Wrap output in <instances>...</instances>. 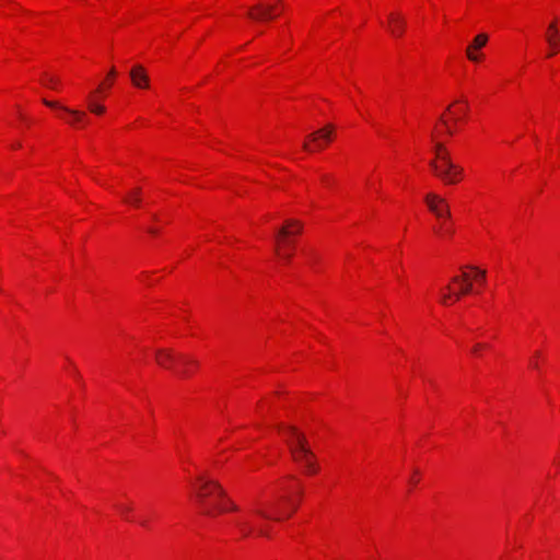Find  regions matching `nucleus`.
Returning <instances> with one entry per match:
<instances>
[{"label": "nucleus", "instance_id": "f257e3e1", "mask_svg": "<svg viewBox=\"0 0 560 560\" xmlns=\"http://www.w3.org/2000/svg\"><path fill=\"white\" fill-rule=\"evenodd\" d=\"M198 481L199 485L195 488L196 502L205 515L212 516L215 509H220V505L217 504L218 500H225V492L222 487L213 480L200 477Z\"/></svg>", "mask_w": 560, "mask_h": 560}, {"label": "nucleus", "instance_id": "f03ea898", "mask_svg": "<svg viewBox=\"0 0 560 560\" xmlns=\"http://www.w3.org/2000/svg\"><path fill=\"white\" fill-rule=\"evenodd\" d=\"M288 433L292 438V440H288V444L290 446L293 459L298 463L304 464L308 472H316L317 466L314 459L315 456L307 445L305 435L299 432L298 429L292 425L288 427Z\"/></svg>", "mask_w": 560, "mask_h": 560}, {"label": "nucleus", "instance_id": "7ed1b4c3", "mask_svg": "<svg viewBox=\"0 0 560 560\" xmlns=\"http://www.w3.org/2000/svg\"><path fill=\"white\" fill-rule=\"evenodd\" d=\"M429 164L434 175L446 185L458 183L464 172L459 165L453 163L447 149L438 159L430 161Z\"/></svg>", "mask_w": 560, "mask_h": 560}, {"label": "nucleus", "instance_id": "20e7f679", "mask_svg": "<svg viewBox=\"0 0 560 560\" xmlns=\"http://www.w3.org/2000/svg\"><path fill=\"white\" fill-rule=\"evenodd\" d=\"M302 224L296 220H288L285 224L278 231L276 235V253L281 255L283 259L290 260L291 253H281V247H287L291 245V242L288 240L289 236L301 233Z\"/></svg>", "mask_w": 560, "mask_h": 560}, {"label": "nucleus", "instance_id": "39448f33", "mask_svg": "<svg viewBox=\"0 0 560 560\" xmlns=\"http://www.w3.org/2000/svg\"><path fill=\"white\" fill-rule=\"evenodd\" d=\"M334 127L331 125L318 129L308 135L310 142L303 144V149L307 152L322 150L326 143L331 141Z\"/></svg>", "mask_w": 560, "mask_h": 560}, {"label": "nucleus", "instance_id": "423d86ee", "mask_svg": "<svg viewBox=\"0 0 560 560\" xmlns=\"http://www.w3.org/2000/svg\"><path fill=\"white\" fill-rule=\"evenodd\" d=\"M425 202L428 208L438 217V218H450L451 212L446 201L435 194H428L425 196Z\"/></svg>", "mask_w": 560, "mask_h": 560}, {"label": "nucleus", "instance_id": "0eeeda50", "mask_svg": "<svg viewBox=\"0 0 560 560\" xmlns=\"http://www.w3.org/2000/svg\"><path fill=\"white\" fill-rule=\"evenodd\" d=\"M155 360L156 363L164 369H171L176 361H183L184 363L191 362L190 360L183 355L176 354L170 349H159L155 353Z\"/></svg>", "mask_w": 560, "mask_h": 560}, {"label": "nucleus", "instance_id": "6e6552de", "mask_svg": "<svg viewBox=\"0 0 560 560\" xmlns=\"http://www.w3.org/2000/svg\"><path fill=\"white\" fill-rule=\"evenodd\" d=\"M43 103L48 107L56 108V109L61 110L65 114H68L70 117H69V119H67V122L70 124L71 126L82 122L84 120V118L86 117V114L84 112H81L78 109H71L67 106L59 104L58 102H50V101L44 100Z\"/></svg>", "mask_w": 560, "mask_h": 560}, {"label": "nucleus", "instance_id": "1a4fd4ad", "mask_svg": "<svg viewBox=\"0 0 560 560\" xmlns=\"http://www.w3.org/2000/svg\"><path fill=\"white\" fill-rule=\"evenodd\" d=\"M452 282L458 285L457 290L454 291L455 301L472 292V278L467 272H463L460 276H454Z\"/></svg>", "mask_w": 560, "mask_h": 560}, {"label": "nucleus", "instance_id": "9d476101", "mask_svg": "<svg viewBox=\"0 0 560 560\" xmlns=\"http://www.w3.org/2000/svg\"><path fill=\"white\" fill-rule=\"evenodd\" d=\"M275 5H265L262 3H257L248 10V18L254 21H266L271 20L276 16L275 14Z\"/></svg>", "mask_w": 560, "mask_h": 560}, {"label": "nucleus", "instance_id": "9b49d317", "mask_svg": "<svg viewBox=\"0 0 560 560\" xmlns=\"http://www.w3.org/2000/svg\"><path fill=\"white\" fill-rule=\"evenodd\" d=\"M129 75L135 88L148 89L150 86V79L143 66H133Z\"/></svg>", "mask_w": 560, "mask_h": 560}, {"label": "nucleus", "instance_id": "f8f14e48", "mask_svg": "<svg viewBox=\"0 0 560 560\" xmlns=\"http://www.w3.org/2000/svg\"><path fill=\"white\" fill-rule=\"evenodd\" d=\"M488 39L489 37L486 33H480L472 39L471 44L466 48V56L470 61H479L480 56L476 54V51L483 48L487 45Z\"/></svg>", "mask_w": 560, "mask_h": 560}, {"label": "nucleus", "instance_id": "ddd939ff", "mask_svg": "<svg viewBox=\"0 0 560 560\" xmlns=\"http://www.w3.org/2000/svg\"><path fill=\"white\" fill-rule=\"evenodd\" d=\"M406 20L398 13L388 15V30L395 37H400L405 31Z\"/></svg>", "mask_w": 560, "mask_h": 560}, {"label": "nucleus", "instance_id": "4468645a", "mask_svg": "<svg viewBox=\"0 0 560 560\" xmlns=\"http://www.w3.org/2000/svg\"><path fill=\"white\" fill-rule=\"evenodd\" d=\"M546 40L551 48V51L548 54V57H551L555 54H557L558 50L560 49V35L555 23H551L549 25L548 33L546 35Z\"/></svg>", "mask_w": 560, "mask_h": 560}, {"label": "nucleus", "instance_id": "2eb2a0df", "mask_svg": "<svg viewBox=\"0 0 560 560\" xmlns=\"http://www.w3.org/2000/svg\"><path fill=\"white\" fill-rule=\"evenodd\" d=\"M466 268L474 270L476 272L472 280L475 279V280L479 281L480 283L485 282V280H486V271L485 270L479 269L478 267H475V266H467Z\"/></svg>", "mask_w": 560, "mask_h": 560}, {"label": "nucleus", "instance_id": "dca6fc26", "mask_svg": "<svg viewBox=\"0 0 560 560\" xmlns=\"http://www.w3.org/2000/svg\"><path fill=\"white\" fill-rule=\"evenodd\" d=\"M454 299V291L451 290V287H446V291L441 296V303L444 305L450 304V302Z\"/></svg>", "mask_w": 560, "mask_h": 560}, {"label": "nucleus", "instance_id": "f3484780", "mask_svg": "<svg viewBox=\"0 0 560 560\" xmlns=\"http://www.w3.org/2000/svg\"><path fill=\"white\" fill-rule=\"evenodd\" d=\"M140 192H141V189L140 188H136L129 196V198L126 199L127 202H131L133 203L135 206H139L140 205Z\"/></svg>", "mask_w": 560, "mask_h": 560}, {"label": "nucleus", "instance_id": "a211bd4d", "mask_svg": "<svg viewBox=\"0 0 560 560\" xmlns=\"http://www.w3.org/2000/svg\"><path fill=\"white\" fill-rule=\"evenodd\" d=\"M217 504L220 505V509H217L219 512H224L226 510H231V511H236L237 510V506L233 502H231L230 500H226V502H222V503H220L218 501Z\"/></svg>", "mask_w": 560, "mask_h": 560}, {"label": "nucleus", "instance_id": "6ab92c4d", "mask_svg": "<svg viewBox=\"0 0 560 560\" xmlns=\"http://www.w3.org/2000/svg\"><path fill=\"white\" fill-rule=\"evenodd\" d=\"M89 109L94 113V114H97V115H101L105 112V107L103 105H100L95 102H90L89 103Z\"/></svg>", "mask_w": 560, "mask_h": 560}, {"label": "nucleus", "instance_id": "aec40b11", "mask_svg": "<svg viewBox=\"0 0 560 560\" xmlns=\"http://www.w3.org/2000/svg\"><path fill=\"white\" fill-rule=\"evenodd\" d=\"M256 513L267 520H277V521L280 520L279 517L272 516L270 513L266 512L264 509H257Z\"/></svg>", "mask_w": 560, "mask_h": 560}, {"label": "nucleus", "instance_id": "412c9836", "mask_svg": "<svg viewBox=\"0 0 560 560\" xmlns=\"http://www.w3.org/2000/svg\"><path fill=\"white\" fill-rule=\"evenodd\" d=\"M45 84H47L51 89H57L58 80L54 77L46 75Z\"/></svg>", "mask_w": 560, "mask_h": 560}, {"label": "nucleus", "instance_id": "4be33fe9", "mask_svg": "<svg viewBox=\"0 0 560 560\" xmlns=\"http://www.w3.org/2000/svg\"><path fill=\"white\" fill-rule=\"evenodd\" d=\"M240 527L244 536H248L252 533V527L247 523H240Z\"/></svg>", "mask_w": 560, "mask_h": 560}, {"label": "nucleus", "instance_id": "5701e85b", "mask_svg": "<svg viewBox=\"0 0 560 560\" xmlns=\"http://www.w3.org/2000/svg\"><path fill=\"white\" fill-rule=\"evenodd\" d=\"M445 149L446 148L442 142H436L434 145V151H435L436 158L440 156V154H442L445 151Z\"/></svg>", "mask_w": 560, "mask_h": 560}, {"label": "nucleus", "instance_id": "b1692460", "mask_svg": "<svg viewBox=\"0 0 560 560\" xmlns=\"http://www.w3.org/2000/svg\"><path fill=\"white\" fill-rule=\"evenodd\" d=\"M440 121H441V122L444 125V127L446 128V132H447L448 135H453V132H454V131H453V129H451V128L448 127V122L445 120V118H444L443 116H441V117H440Z\"/></svg>", "mask_w": 560, "mask_h": 560}, {"label": "nucleus", "instance_id": "393cba45", "mask_svg": "<svg viewBox=\"0 0 560 560\" xmlns=\"http://www.w3.org/2000/svg\"><path fill=\"white\" fill-rule=\"evenodd\" d=\"M118 509L124 516H127L128 513L131 511V508L128 505H119Z\"/></svg>", "mask_w": 560, "mask_h": 560}, {"label": "nucleus", "instance_id": "a878e982", "mask_svg": "<svg viewBox=\"0 0 560 560\" xmlns=\"http://www.w3.org/2000/svg\"><path fill=\"white\" fill-rule=\"evenodd\" d=\"M442 229L447 234H452L453 233V230L447 224H445V223L442 224Z\"/></svg>", "mask_w": 560, "mask_h": 560}, {"label": "nucleus", "instance_id": "bb28decb", "mask_svg": "<svg viewBox=\"0 0 560 560\" xmlns=\"http://www.w3.org/2000/svg\"><path fill=\"white\" fill-rule=\"evenodd\" d=\"M482 348H486V346H485V345H481V343H477V345L472 348V352H475V353H476V352L480 351V349H482Z\"/></svg>", "mask_w": 560, "mask_h": 560}, {"label": "nucleus", "instance_id": "cd10ccee", "mask_svg": "<svg viewBox=\"0 0 560 560\" xmlns=\"http://www.w3.org/2000/svg\"><path fill=\"white\" fill-rule=\"evenodd\" d=\"M108 75H112V77H115L116 75V70L115 68H112Z\"/></svg>", "mask_w": 560, "mask_h": 560}, {"label": "nucleus", "instance_id": "c85d7f7f", "mask_svg": "<svg viewBox=\"0 0 560 560\" xmlns=\"http://www.w3.org/2000/svg\"><path fill=\"white\" fill-rule=\"evenodd\" d=\"M148 231H149V233H151V234H156V233H158V230H156V229H154V228H150Z\"/></svg>", "mask_w": 560, "mask_h": 560}, {"label": "nucleus", "instance_id": "c756f323", "mask_svg": "<svg viewBox=\"0 0 560 560\" xmlns=\"http://www.w3.org/2000/svg\"><path fill=\"white\" fill-rule=\"evenodd\" d=\"M178 374H179L180 376H187V374H188V373H187V371H182V372H178Z\"/></svg>", "mask_w": 560, "mask_h": 560}, {"label": "nucleus", "instance_id": "7c9ffc66", "mask_svg": "<svg viewBox=\"0 0 560 560\" xmlns=\"http://www.w3.org/2000/svg\"><path fill=\"white\" fill-rule=\"evenodd\" d=\"M530 364H532V366H533L534 369H538V363H537V362H532Z\"/></svg>", "mask_w": 560, "mask_h": 560}, {"label": "nucleus", "instance_id": "2f4dec72", "mask_svg": "<svg viewBox=\"0 0 560 560\" xmlns=\"http://www.w3.org/2000/svg\"><path fill=\"white\" fill-rule=\"evenodd\" d=\"M258 534H259V535H267V534H266V532H265V530H262V529H260V530L258 532Z\"/></svg>", "mask_w": 560, "mask_h": 560}, {"label": "nucleus", "instance_id": "473e14b6", "mask_svg": "<svg viewBox=\"0 0 560 560\" xmlns=\"http://www.w3.org/2000/svg\"><path fill=\"white\" fill-rule=\"evenodd\" d=\"M292 509H293V511H295L296 510V504L292 503Z\"/></svg>", "mask_w": 560, "mask_h": 560}]
</instances>
